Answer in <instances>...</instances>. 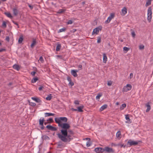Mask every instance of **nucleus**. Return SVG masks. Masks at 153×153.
<instances>
[{"label":"nucleus","instance_id":"obj_1","mask_svg":"<svg viewBox=\"0 0 153 153\" xmlns=\"http://www.w3.org/2000/svg\"><path fill=\"white\" fill-rule=\"evenodd\" d=\"M62 129L61 130V133L57 134L58 137L64 142H69L73 138L70 135L68 134L67 130L70 128V125L67 123H62L60 126Z\"/></svg>","mask_w":153,"mask_h":153},{"label":"nucleus","instance_id":"obj_2","mask_svg":"<svg viewBox=\"0 0 153 153\" xmlns=\"http://www.w3.org/2000/svg\"><path fill=\"white\" fill-rule=\"evenodd\" d=\"M140 142V141H134L131 139H130L128 140L127 142V144L129 145V147L132 146H135L137 145L138 143Z\"/></svg>","mask_w":153,"mask_h":153},{"label":"nucleus","instance_id":"obj_3","mask_svg":"<svg viewBox=\"0 0 153 153\" xmlns=\"http://www.w3.org/2000/svg\"><path fill=\"white\" fill-rule=\"evenodd\" d=\"M152 9L151 7H149L147 10V19L149 22H150L151 21L152 18Z\"/></svg>","mask_w":153,"mask_h":153},{"label":"nucleus","instance_id":"obj_4","mask_svg":"<svg viewBox=\"0 0 153 153\" xmlns=\"http://www.w3.org/2000/svg\"><path fill=\"white\" fill-rule=\"evenodd\" d=\"M115 16V13H111L109 16L107 20L105 22V23H109L112 19H113Z\"/></svg>","mask_w":153,"mask_h":153},{"label":"nucleus","instance_id":"obj_5","mask_svg":"<svg viewBox=\"0 0 153 153\" xmlns=\"http://www.w3.org/2000/svg\"><path fill=\"white\" fill-rule=\"evenodd\" d=\"M132 86L129 84H127L126 86H124L123 89V91L125 92H127L130 90L132 88Z\"/></svg>","mask_w":153,"mask_h":153},{"label":"nucleus","instance_id":"obj_6","mask_svg":"<svg viewBox=\"0 0 153 153\" xmlns=\"http://www.w3.org/2000/svg\"><path fill=\"white\" fill-rule=\"evenodd\" d=\"M102 29V27H98L94 29L92 32V35L96 34H97L100 31H101Z\"/></svg>","mask_w":153,"mask_h":153},{"label":"nucleus","instance_id":"obj_7","mask_svg":"<svg viewBox=\"0 0 153 153\" xmlns=\"http://www.w3.org/2000/svg\"><path fill=\"white\" fill-rule=\"evenodd\" d=\"M104 151H105L108 152H112L114 153V150L111 148H109L108 147L106 146L104 148Z\"/></svg>","mask_w":153,"mask_h":153},{"label":"nucleus","instance_id":"obj_8","mask_svg":"<svg viewBox=\"0 0 153 153\" xmlns=\"http://www.w3.org/2000/svg\"><path fill=\"white\" fill-rule=\"evenodd\" d=\"M95 151L98 153H102L104 152V149L100 147L96 148L94 149Z\"/></svg>","mask_w":153,"mask_h":153},{"label":"nucleus","instance_id":"obj_9","mask_svg":"<svg viewBox=\"0 0 153 153\" xmlns=\"http://www.w3.org/2000/svg\"><path fill=\"white\" fill-rule=\"evenodd\" d=\"M46 128L49 130L52 131H56L57 130L56 128L54 127L51 125H47Z\"/></svg>","mask_w":153,"mask_h":153},{"label":"nucleus","instance_id":"obj_10","mask_svg":"<svg viewBox=\"0 0 153 153\" xmlns=\"http://www.w3.org/2000/svg\"><path fill=\"white\" fill-rule=\"evenodd\" d=\"M122 13H121V15L122 16H125L127 13V9L126 7H124L121 10Z\"/></svg>","mask_w":153,"mask_h":153},{"label":"nucleus","instance_id":"obj_11","mask_svg":"<svg viewBox=\"0 0 153 153\" xmlns=\"http://www.w3.org/2000/svg\"><path fill=\"white\" fill-rule=\"evenodd\" d=\"M78 71L77 70H72L71 71V74L74 77H76L77 76L76 72Z\"/></svg>","mask_w":153,"mask_h":153},{"label":"nucleus","instance_id":"obj_12","mask_svg":"<svg viewBox=\"0 0 153 153\" xmlns=\"http://www.w3.org/2000/svg\"><path fill=\"white\" fill-rule=\"evenodd\" d=\"M150 102H148L146 105V106L147 107V108L146 110V112H149L151 109V107L150 105Z\"/></svg>","mask_w":153,"mask_h":153},{"label":"nucleus","instance_id":"obj_13","mask_svg":"<svg viewBox=\"0 0 153 153\" xmlns=\"http://www.w3.org/2000/svg\"><path fill=\"white\" fill-rule=\"evenodd\" d=\"M31 99L37 103H41L42 102L41 100L37 97H32Z\"/></svg>","mask_w":153,"mask_h":153},{"label":"nucleus","instance_id":"obj_14","mask_svg":"<svg viewBox=\"0 0 153 153\" xmlns=\"http://www.w3.org/2000/svg\"><path fill=\"white\" fill-rule=\"evenodd\" d=\"M55 121L56 123L58 124V126H60L62 124L61 123V121L59 118H55Z\"/></svg>","mask_w":153,"mask_h":153},{"label":"nucleus","instance_id":"obj_15","mask_svg":"<svg viewBox=\"0 0 153 153\" xmlns=\"http://www.w3.org/2000/svg\"><path fill=\"white\" fill-rule=\"evenodd\" d=\"M126 119L127 120V121L126 122V123H131V120L129 118V116L127 114L126 115L125 117Z\"/></svg>","mask_w":153,"mask_h":153},{"label":"nucleus","instance_id":"obj_16","mask_svg":"<svg viewBox=\"0 0 153 153\" xmlns=\"http://www.w3.org/2000/svg\"><path fill=\"white\" fill-rule=\"evenodd\" d=\"M36 42L35 39H33L31 45V47L33 48L34 46L36 45Z\"/></svg>","mask_w":153,"mask_h":153},{"label":"nucleus","instance_id":"obj_17","mask_svg":"<svg viewBox=\"0 0 153 153\" xmlns=\"http://www.w3.org/2000/svg\"><path fill=\"white\" fill-rule=\"evenodd\" d=\"M60 119L61 121H63L64 122H66L67 121L68 119L66 117H60Z\"/></svg>","mask_w":153,"mask_h":153},{"label":"nucleus","instance_id":"obj_18","mask_svg":"<svg viewBox=\"0 0 153 153\" xmlns=\"http://www.w3.org/2000/svg\"><path fill=\"white\" fill-rule=\"evenodd\" d=\"M116 137L120 139L121 137V135L120 131H118L116 133Z\"/></svg>","mask_w":153,"mask_h":153},{"label":"nucleus","instance_id":"obj_19","mask_svg":"<svg viewBox=\"0 0 153 153\" xmlns=\"http://www.w3.org/2000/svg\"><path fill=\"white\" fill-rule=\"evenodd\" d=\"M84 106L82 105L77 107V111L79 112H82L83 111L82 109L83 108Z\"/></svg>","mask_w":153,"mask_h":153},{"label":"nucleus","instance_id":"obj_20","mask_svg":"<svg viewBox=\"0 0 153 153\" xmlns=\"http://www.w3.org/2000/svg\"><path fill=\"white\" fill-rule=\"evenodd\" d=\"M107 60V58L105 53L103 54V61L104 63H105Z\"/></svg>","mask_w":153,"mask_h":153},{"label":"nucleus","instance_id":"obj_21","mask_svg":"<svg viewBox=\"0 0 153 153\" xmlns=\"http://www.w3.org/2000/svg\"><path fill=\"white\" fill-rule=\"evenodd\" d=\"M45 117H49L50 116H53L55 114H54L51 113H45Z\"/></svg>","mask_w":153,"mask_h":153},{"label":"nucleus","instance_id":"obj_22","mask_svg":"<svg viewBox=\"0 0 153 153\" xmlns=\"http://www.w3.org/2000/svg\"><path fill=\"white\" fill-rule=\"evenodd\" d=\"M107 107V105L105 104L102 106L100 108V110L101 111H102L105 109Z\"/></svg>","mask_w":153,"mask_h":153},{"label":"nucleus","instance_id":"obj_23","mask_svg":"<svg viewBox=\"0 0 153 153\" xmlns=\"http://www.w3.org/2000/svg\"><path fill=\"white\" fill-rule=\"evenodd\" d=\"M44 121V118H42V119L40 118L39 120V124L40 125H43Z\"/></svg>","mask_w":153,"mask_h":153},{"label":"nucleus","instance_id":"obj_24","mask_svg":"<svg viewBox=\"0 0 153 153\" xmlns=\"http://www.w3.org/2000/svg\"><path fill=\"white\" fill-rule=\"evenodd\" d=\"M153 0H147L146 3L145 4V6L146 7H147L148 6L151 5V1Z\"/></svg>","mask_w":153,"mask_h":153},{"label":"nucleus","instance_id":"obj_25","mask_svg":"<svg viewBox=\"0 0 153 153\" xmlns=\"http://www.w3.org/2000/svg\"><path fill=\"white\" fill-rule=\"evenodd\" d=\"M42 138L43 140H50V138L45 135H43L42 137Z\"/></svg>","mask_w":153,"mask_h":153},{"label":"nucleus","instance_id":"obj_26","mask_svg":"<svg viewBox=\"0 0 153 153\" xmlns=\"http://www.w3.org/2000/svg\"><path fill=\"white\" fill-rule=\"evenodd\" d=\"M13 11L14 14L16 16L17 15L18 13V10L16 8H14L13 9Z\"/></svg>","mask_w":153,"mask_h":153},{"label":"nucleus","instance_id":"obj_27","mask_svg":"<svg viewBox=\"0 0 153 153\" xmlns=\"http://www.w3.org/2000/svg\"><path fill=\"white\" fill-rule=\"evenodd\" d=\"M23 36H20V37H19V40H18V43H19V44H20L21 43H22V42L23 40Z\"/></svg>","mask_w":153,"mask_h":153},{"label":"nucleus","instance_id":"obj_28","mask_svg":"<svg viewBox=\"0 0 153 153\" xmlns=\"http://www.w3.org/2000/svg\"><path fill=\"white\" fill-rule=\"evenodd\" d=\"M4 14L8 17L10 18H12V16H11V14L10 13H9V12L5 13Z\"/></svg>","mask_w":153,"mask_h":153},{"label":"nucleus","instance_id":"obj_29","mask_svg":"<svg viewBox=\"0 0 153 153\" xmlns=\"http://www.w3.org/2000/svg\"><path fill=\"white\" fill-rule=\"evenodd\" d=\"M61 47V46L60 44H58L57 45L56 48V51H59L60 50V49Z\"/></svg>","mask_w":153,"mask_h":153},{"label":"nucleus","instance_id":"obj_30","mask_svg":"<svg viewBox=\"0 0 153 153\" xmlns=\"http://www.w3.org/2000/svg\"><path fill=\"white\" fill-rule=\"evenodd\" d=\"M123 50L125 51V53H126L129 50V48L127 47H125L123 48Z\"/></svg>","mask_w":153,"mask_h":153},{"label":"nucleus","instance_id":"obj_31","mask_svg":"<svg viewBox=\"0 0 153 153\" xmlns=\"http://www.w3.org/2000/svg\"><path fill=\"white\" fill-rule=\"evenodd\" d=\"M38 79L37 77L33 78L32 79V82L33 83H34L36 82L37 80Z\"/></svg>","mask_w":153,"mask_h":153},{"label":"nucleus","instance_id":"obj_32","mask_svg":"<svg viewBox=\"0 0 153 153\" xmlns=\"http://www.w3.org/2000/svg\"><path fill=\"white\" fill-rule=\"evenodd\" d=\"M67 131H68V134L70 135V134H74V132H73V131L71 130H67Z\"/></svg>","mask_w":153,"mask_h":153},{"label":"nucleus","instance_id":"obj_33","mask_svg":"<svg viewBox=\"0 0 153 153\" xmlns=\"http://www.w3.org/2000/svg\"><path fill=\"white\" fill-rule=\"evenodd\" d=\"M2 27L4 28H6L7 27L6 23L5 21H3L2 25Z\"/></svg>","mask_w":153,"mask_h":153},{"label":"nucleus","instance_id":"obj_34","mask_svg":"<svg viewBox=\"0 0 153 153\" xmlns=\"http://www.w3.org/2000/svg\"><path fill=\"white\" fill-rule=\"evenodd\" d=\"M126 106V105L125 104H123L120 107V109L121 110H123Z\"/></svg>","mask_w":153,"mask_h":153},{"label":"nucleus","instance_id":"obj_35","mask_svg":"<svg viewBox=\"0 0 153 153\" xmlns=\"http://www.w3.org/2000/svg\"><path fill=\"white\" fill-rule=\"evenodd\" d=\"M51 94H50L48 95L46 98V99L47 100H50L52 98V97L51 96Z\"/></svg>","mask_w":153,"mask_h":153},{"label":"nucleus","instance_id":"obj_36","mask_svg":"<svg viewBox=\"0 0 153 153\" xmlns=\"http://www.w3.org/2000/svg\"><path fill=\"white\" fill-rule=\"evenodd\" d=\"M66 30V29L65 28H62L60 29L58 31V32L60 33V32H62L65 31V30Z\"/></svg>","mask_w":153,"mask_h":153},{"label":"nucleus","instance_id":"obj_37","mask_svg":"<svg viewBox=\"0 0 153 153\" xmlns=\"http://www.w3.org/2000/svg\"><path fill=\"white\" fill-rule=\"evenodd\" d=\"M117 146H120L121 148H122L123 147L124 148H125V147L126 146V145H124L123 144H121L120 143H119L117 145Z\"/></svg>","mask_w":153,"mask_h":153},{"label":"nucleus","instance_id":"obj_38","mask_svg":"<svg viewBox=\"0 0 153 153\" xmlns=\"http://www.w3.org/2000/svg\"><path fill=\"white\" fill-rule=\"evenodd\" d=\"M47 121H50V122H48L49 123H53L54 122L53 119L52 118H49L47 120Z\"/></svg>","mask_w":153,"mask_h":153},{"label":"nucleus","instance_id":"obj_39","mask_svg":"<svg viewBox=\"0 0 153 153\" xmlns=\"http://www.w3.org/2000/svg\"><path fill=\"white\" fill-rule=\"evenodd\" d=\"M112 83V82L111 81H108L107 85L108 86H111V85Z\"/></svg>","mask_w":153,"mask_h":153},{"label":"nucleus","instance_id":"obj_40","mask_svg":"<svg viewBox=\"0 0 153 153\" xmlns=\"http://www.w3.org/2000/svg\"><path fill=\"white\" fill-rule=\"evenodd\" d=\"M144 48V46L143 45H140L139 46V49L140 50H143V49Z\"/></svg>","mask_w":153,"mask_h":153},{"label":"nucleus","instance_id":"obj_41","mask_svg":"<svg viewBox=\"0 0 153 153\" xmlns=\"http://www.w3.org/2000/svg\"><path fill=\"white\" fill-rule=\"evenodd\" d=\"M131 35H132V37H133V38L135 37L136 34H135V32L134 31H131Z\"/></svg>","mask_w":153,"mask_h":153},{"label":"nucleus","instance_id":"obj_42","mask_svg":"<svg viewBox=\"0 0 153 153\" xmlns=\"http://www.w3.org/2000/svg\"><path fill=\"white\" fill-rule=\"evenodd\" d=\"M65 11V10H62V9L59 10L58 11V13H63Z\"/></svg>","mask_w":153,"mask_h":153},{"label":"nucleus","instance_id":"obj_43","mask_svg":"<svg viewBox=\"0 0 153 153\" xmlns=\"http://www.w3.org/2000/svg\"><path fill=\"white\" fill-rule=\"evenodd\" d=\"M102 96V94H98L96 97V99L100 98V97Z\"/></svg>","mask_w":153,"mask_h":153},{"label":"nucleus","instance_id":"obj_44","mask_svg":"<svg viewBox=\"0 0 153 153\" xmlns=\"http://www.w3.org/2000/svg\"><path fill=\"white\" fill-rule=\"evenodd\" d=\"M101 38L100 37H97V42L98 43H100L101 42Z\"/></svg>","mask_w":153,"mask_h":153},{"label":"nucleus","instance_id":"obj_45","mask_svg":"<svg viewBox=\"0 0 153 153\" xmlns=\"http://www.w3.org/2000/svg\"><path fill=\"white\" fill-rule=\"evenodd\" d=\"M30 105L31 106H34L36 105V104L35 103L33 102H30Z\"/></svg>","mask_w":153,"mask_h":153},{"label":"nucleus","instance_id":"obj_46","mask_svg":"<svg viewBox=\"0 0 153 153\" xmlns=\"http://www.w3.org/2000/svg\"><path fill=\"white\" fill-rule=\"evenodd\" d=\"M91 145V143L89 141H87L86 142V146L88 147Z\"/></svg>","mask_w":153,"mask_h":153},{"label":"nucleus","instance_id":"obj_47","mask_svg":"<svg viewBox=\"0 0 153 153\" xmlns=\"http://www.w3.org/2000/svg\"><path fill=\"white\" fill-rule=\"evenodd\" d=\"M39 61L41 62H43L44 60L42 56H40L39 58Z\"/></svg>","mask_w":153,"mask_h":153},{"label":"nucleus","instance_id":"obj_48","mask_svg":"<svg viewBox=\"0 0 153 153\" xmlns=\"http://www.w3.org/2000/svg\"><path fill=\"white\" fill-rule=\"evenodd\" d=\"M73 23L72 21L71 20H69L67 22V24H71Z\"/></svg>","mask_w":153,"mask_h":153},{"label":"nucleus","instance_id":"obj_49","mask_svg":"<svg viewBox=\"0 0 153 153\" xmlns=\"http://www.w3.org/2000/svg\"><path fill=\"white\" fill-rule=\"evenodd\" d=\"M74 103L76 105H79V102L78 100H75L74 101Z\"/></svg>","mask_w":153,"mask_h":153},{"label":"nucleus","instance_id":"obj_50","mask_svg":"<svg viewBox=\"0 0 153 153\" xmlns=\"http://www.w3.org/2000/svg\"><path fill=\"white\" fill-rule=\"evenodd\" d=\"M36 73V72L35 71H32L31 73V74L33 76H34L35 75V74Z\"/></svg>","mask_w":153,"mask_h":153},{"label":"nucleus","instance_id":"obj_51","mask_svg":"<svg viewBox=\"0 0 153 153\" xmlns=\"http://www.w3.org/2000/svg\"><path fill=\"white\" fill-rule=\"evenodd\" d=\"M67 79L69 82L71 81V78L69 76H68L67 77Z\"/></svg>","mask_w":153,"mask_h":153},{"label":"nucleus","instance_id":"obj_52","mask_svg":"<svg viewBox=\"0 0 153 153\" xmlns=\"http://www.w3.org/2000/svg\"><path fill=\"white\" fill-rule=\"evenodd\" d=\"M62 145V143L61 142H59V143L58 144V146L59 147L61 146Z\"/></svg>","mask_w":153,"mask_h":153},{"label":"nucleus","instance_id":"obj_53","mask_svg":"<svg viewBox=\"0 0 153 153\" xmlns=\"http://www.w3.org/2000/svg\"><path fill=\"white\" fill-rule=\"evenodd\" d=\"M44 88V87L43 86H40L38 88L39 90L40 91L42 90V88Z\"/></svg>","mask_w":153,"mask_h":153},{"label":"nucleus","instance_id":"obj_54","mask_svg":"<svg viewBox=\"0 0 153 153\" xmlns=\"http://www.w3.org/2000/svg\"><path fill=\"white\" fill-rule=\"evenodd\" d=\"M69 84L70 85H71V86H73L74 85V83L73 82L71 81L69 82Z\"/></svg>","mask_w":153,"mask_h":153},{"label":"nucleus","instance_id":"obj_55","mask_svg":"<svg viewBox=\"0 0 153 153\" xmlns=\"http://www.w3.org/2000/svg\"><path fill=\"white\" fill-rule=\"evenodd\" d=\"M133 77V74L132 73H131L130 74L129 78L130 79H131Z\"/></svg>","mask_w":153,"mask_h":153},{"label":"nucleus","instance_id":"obj_56","mask_svg":"<svg viewBox=\"0 0 153 153\" xmlns=\"http://www.w3.org/2000/svg\"><path fill=\"white\" fill-rule=\"evenodd\" d=\"M13 68L17 71H19L20 69V68Z\"/></svg>","mask_w":153,"mask_h":153},{"label":"nucleus","instance_id":"obj_57","mask_svg":"<svg viewBox=\"0 0 153 153\" xmlns=\"http://www.w3.org/2000/svg\"><path fill=\"white\" fill-rule=\"evenodd\" d=\"M28 6L31 9H32L33 8V7L29 4L28 5Z\"/></svg>","mask_w":153,"mask_h":153},{"label":"nucleus","instance_id":"obj_58","mask_svg":"<svg viewBox=\"0 0 153 153\" xmlns=\"http://www.w3.org/2000/svg\"><path fill=\"white\" fill-rule=\"evenodd\" d=\"M9 39H9V37H8V36H7V37L6 38V40L9 42Z\"/></svg>","mask_w":153,"mask_h":153},{"label":"nucleus","instance_id":"obj_59","mask_svg":"<svg viewBox=\"0 0 153 153\" xmlns=\"http://www.w3.org/2000/svg\"><path fill=\"white\" fill-rule=\"evenodd\" d=\"M57 57H58V58H60L61 59H62V57L61 55H58L57 56Z\"/></svg>","mask_w":153,"mask_h":153},{"label":"nucleus","instance_id":"obj_60","mask_svg":"<svg viewBox=\"0 0 153 153\" xmlns=\"http://www.w3.org/2000/svg\"><path fill=\"white\" fill-rule=\"evenodd\" d=\"M5 51V49L3 48H1L0 49V52H2L3 51Z\"/></svg>","mask_w":153,"mask_h":153},{"label":"nucleus","instance_id":"obj_61","mask_svg":"<svg viewBox=\"0 0 153 153\" xmlns=\"http://www.w3.org/2000/svg\"><path fill=\"white\" fill-rule=\"evenodd\" d=\"M72 111H77V109H74V108H72Z\"/></svg>","mask_w":153,"mask_h":153},{"label":"nucleus","instance_id":"obj_62","mask_svg":"<svg viewBox=\"0 0 153 153\" xmlns=\"http://www.w3.org/2000/svg\"><path fill=\"white\" fill-rule=\"evenodd\" d=\"M41 129H42V130H43L44 129V126H43V125H41Z\"/></svg>","mask_w":153,"mask_h":153},{"label":"nucleus","instance_id":"obj_63","mask_svg":"<svg viewBox=\"0 0 153 153\" xmlns=\"http://www.w3.org/2000/svg\"><path fill=\"white\" fill-rule=\"evenodd\" d=\"M12 84H13V83L12 82H10V83H9V84H8V85L9 86H10L11 85H12Z\"/></svg>","mask_w":153,"mask_h":153},{"label":"nucleus","instance_id":"obj_64","mask_svg":"<svg viewBox=\"0 0 153 153\" xmlns=\"http://www.w3.org/2000/svg\"><path fill=\"white\" fill-rule=\"evenodd\" d=\"M13 67H18V65H16L15 64V65H14L13 66Z\"/></svg>","mask_w":153,"mask_h":153}]
</instances>
